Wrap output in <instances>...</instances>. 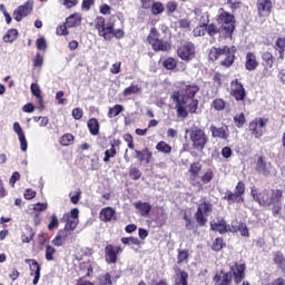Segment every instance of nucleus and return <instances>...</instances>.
<instances>
[{"label":"nucleus","mask_w":285,"mask_h":285,"mask_svg":"<svg viewBox=\"0 0 285 285\" xmlns=\"http://www.w3.org/2000/svg\"><path fill=\"white\" fill-rule=\"evenodd\" d=\"M233 277L236 284H239L244 277H246V265L242 263H236L230 267V271L224 273L220 271V274L214 276L215 285H230Z\"/></svg>","instance_id":"1"},{"label":"nucleus","mask_w":285,"mask_h":285,"mask_svg":"<svg viewBox=\"0 0 285 285\" xmlns=\"http://www.w3.org/2000/svg\"><path fill=\"white\" fill-rule=\"evenodd\" d=\"M186 135H189V141H191V147L196 153H204L209 139L206 131L199 127H191L186 129Z\"/></svg>","instance_id":"2"},{"label":"nucleus","mask_w":285,"mask_h":285,"mask_svg":"<svg viewBox=\"0 0 285 285\" xmlns=\"http://www.w3.org/2000/svg\"><path fill=\"white\" fill-rule=\"evenodd\" d=\"M237 52V48L236 47H223V48H213L209 51V59L212 61H217V59H219V57H225L224 60H222V65L225 68H230V66L233 63H235V53Z\"/></svg>","instance_id":"3"},{"label":"nucleus","mask_w":285,"mask_h":285,"mask_svg":"<svg viewBox=\"0 0 285 285\" xmlns=\"http://www.w3.org/2000/svg\"><path fill=\"white\" fill-rule=\"evenodd\" d=\"M217 23L220 30H223L225 39L233 37V32H235V16L228 13L224 8H219Z\"/></svg>","instance_id":"4"},{"label":"nucleus","mask_w":285,"mask_h":285,"mask_svg":"<svg viewBox=\"0 0 285 285\" xmlns=\"http://www.w3.org/2000/svg\"><path fill=\"white\" fill-rule=\"evenodd\" d=\"M213 214V203L206 198H200L197 210L195 213V219L198 226H206L208 224V217Z\"/></svg>","instance_id":"5"},{"label":"nucleus","mask_w":285,"mask_h":285,"mask_svg":"<svg viewBox=\"0 0 285 285\" xmlns=\"http://www.w3.org/2000/svg\"><path fill=\"white\" fill-rule=\"evenodd\" d=\"M267 195V206L271 208L274 217H277L282 213V197L284 191L282 189H269Z\"/></svg>","instance_id":"6"},{"label":"nucleus","mask_w":285,"mask_h":285,"mask_svg":"<svg viewBox=\"0 0 285 285\" xmlns=\"http://www.w3.org/2000/svg\"><path fill=\"white\" fill-rule=\"evenodd\" d=\"M147 41L153 47V50H155L156 52H168V50H170V43H168V41L159 39V32L157 31V28L150 29Z\"/></svg>","instance_id":"7"},{"label":"nucleus","mask_w":285,"mask_h":285,"mask_svg":"<svg viewBox=\"0 0 285 285\" xmlns=\"http://www.w3.org/2000/svg\"><path fill=\"white\" fill-rule=\"evenodd\" d=\"M96 29L98 30V35L104 37L106 41H110V35H112V29L115 28V23H106V19L104 17H97L95 20Z\"/></svg>","instance_id":"8"},{"label":"nucleus","mask_w":285,"mask_h":285,"mask_svg":"<svg viewBox=\"0 0 285 285\" xmlns=\"http://www.w3.org/2000/svg\"><path fill=\"white\" fill-rule=\"evenodd\" d=\"M266 124H268V119L266 118H257L249 124V130L255 139H262V137H264V132H266Z\"/></svg>","instance_id":"9"},{"label":"nucleus","mask_w":285,"mask_h":285,"mask_svg":"<svg viewBox=\"0 0 285 285\" xmlns=\"http://www.w3.org/2000/svg\"><path fill=\"white\" fill-rule=\"evenodd\" d=\"M33 8H35V1L27 0L23 4L19 6L13 11V19L18 22L21 21L23 18L28 17V14L32 13Z\"/></svg>","instance_id":"10"},{"label":"nucleus","mask_w":285,"mask_h":285,"mask_svg":"<svg viewBox=\"0 0 285 285\" xmlns=\"http://www.w3.org/2000/svg\"><path fill=\"white\" fill-rule=\"evenodd\" d=\"M177 55L183 61L195 59V45L193 42H187L178 48Z\"/></svg>","instance_id":"11"},{"label":"nucleus","mask_w":285,"mask_h":285,"mask_svg":"<svg viewBox=\"0 0 285 285\" xmlns=\"http://www.w3.org/2000/svg\"><path fill=\"white\" fill-rule=\"evenodd\" d=\"M199 92V86L197 85H187L183 91L174 94V99L177 101V97L179 100L186 99H195V96Z\"/></svg>","instance_id":"12"},{"label":"nucleus","mask_w":285,"mask_h":285,"mask_svg":"<svg viewBox=\"0 0 285 285\" xmlns=\"http://www.w3.org/2000/svg\"><path fill=\"white\" fill-rule=\"evenodd\" d=\"M202 163H193L189 167V179L193 186L202 188L203 184L199 180V173H202Z\"/></svg>","instance_id":"13"},{"label":"nucleus","mask_w":285,"mask_h":285,"mask_svg":"<svg viewBox=\"0 0 285 285\" xmlns=\"http://www.w3.org/2000/svg\"><path fill=\"white\" fill-rule=\"evenodd\" d=\"M268 193L269 189H265L263 191H258L257 188L252 187L250 188V196L258 206H268Z\"/></svg>","instance_id":"14"},{"label":"nucleus","mask_w":285,"mask_h":285,"mask_svg":"<svg viewBox=\"0 0 285 285\" xmlns=\"http://www.w3.org/2000/svg\"><path fill=\"white\" fill-rule=\"evenodd\" d=\"M232 97H234L236 101H244V99H246V89H244V85L239 82V80L235 79L232 81Z\"/></svg>","instance_id":"15"},{"label":"nucleus","mask_w":285,"mask_h":285,"mask_svg":"<svg viewBox=\"0 0 285 285\" xmlns=\"http://www.w3.org/2000/svg\"><path fill=\"white\" fill-rule=\"evenodd\" d=\"M256 8L258 17H268L273 10V1L271 0H257Z\"/></svg>","instance_id":"16"},{"label":"nucleus","mask_w":285,"mask_h":285,"mask_svg":"<svg viewBox=\"0 0 285 285\" xmlns=\"http://www.w3.org/2000/svg\"><path fill=\"white\" fill-rule=\"evenodd\" d=\"M209 130L212 132V137L214 138L228 139V137H230V130L228 129V126L216 127L215 125H212Z\"/></svg>","instance_id":"17"},{"label":"nucleus","mask_w":285,"mask_h":285,"mask_svg":"<svg viewBox=\"0 0 285 285\" xmlns=\"http://www.w3.org/2000/svg\"><path fill=\"white\" fill-rule=\"evenodd\" d=\"M120 250H121L120 247L107 245L105 247V257H106L107 264H117V255H119Z\"/></svg>","instance_id":"18"},{"label":"nucleus","mask_w":285,"mask_h":285,"mask_svg":"<svg viewBox=\"0 0 285 285\" xmlns=\"http://www.w3.org/2000/svg\"><path fill=\"white\" fill-rule=\"evenodd\" d=\"M26 264L30 266V275H33V284H39V279H41V266L36 259H26Z\"/></svg>","instance_id":"19"},{"label":"nucleus","mask_w":285,"mask_h":285,"mask_svg":"<svg viewBox=\"0 0 285 285\" xmlns=\"http://www.w3.org/2000/svg\"><path fill=\"white\" fill-rule=\"evenodd\" d=\"M255 170L259 173V175H264L268 177L271 175V163H267L264 157H258L256 161Z\"/></svg>","instance_id":"20"},{"label":"nucleus","mask_w":285,"mask_h":285,"mask_svg":"<svg viewBox=\"0 0 285 285\" xmlns=\"http://www.w3.org/2000/svg\"><path fill=\"white\" fill-rule=\"evenodd\" d=\"M210 230H215L216 233L224 235L225 233H228V225L224 218H218L217 222L210 223Z\"/></svg>","instance_id":"21"},{"label":"nucleus","mask_w":285,"mask_h":285,"mask_svg":"<svg viewBox=\"0 0 285 285\" xmlns=\"http://www.w3.org/2000/svg\"><path fill=\"white\" fill-rule=\"evenodd\" d=\"M134 208L138 210L141 217H148L150 210H153V206L149 203H144L141 200L134 203Z\"/></svg>","instance_id":"22"},{"label":"nucleus","mask_w":285,"mask_h":285,"mask_svg":"<svg viewBox=\"0 0 285 285\" xmlns=\"http://www.w3.org/2000/svg\"><path fill=\"white\" fill-rule=\"evenodd\" d=\"M257 66H259V62L257 61V57L255 56V53L247 52L245 61L246 70L253 72V70H257Z\"/></svg>","instance_id":"23"},{"label":"nucleus","mask_w":285,"mask_h":285,"mask_svg":"<svg viewBox=\"0 0 285 285\" xmlns=\"http://www.w3.org/2000/svg\"><path fill=\"white\" fill-rule=\"evenodd\" d=\"M224 199L229 204H244V196H240L236 194L235 191L233 193L232 190H227L225 193Z\"/></svg>","instance_id":"24"},{"label":"nucleus","mask_w":285,"mask_h":285,"mask_svg":"<svg viewBox=\"0 0 285 285\" xmlns=\"http://www.w3.org/2000/svg\"><path fill=\"white\" fill-rule=\"evenodd\" d=\"M177 101H178V104H183V106L188 108V110H189V112H191V115L197 112V108L199 106V100H197L195 98H189V99H186V100H179V97H177Z\"/></svg>","instance_id":"25"},{"label":"nucleus","mask_w":285,"mask_h":285,"mask_svg":"<svg viewBox=\"0 0 285 285\" xmlns=\"http://www.w3.org/2000/svg\"><path fill=\"white\" fill-rule=\"evenodd\" d=\"M101 222H112V219H117V212L112 209V207L102 208L100 212Z\"/></svg>","instance_id":"26"},{"label":"nucleus","mask_w":285,"mask_h":285,"mask_svg":"<svg viewBox=\"0 0 285 285\" xmlns=\"http://www.w3.org/2000/svg\"><path fill=\"white\" fill-rule=\"evenodd\" d=\"M135 153L139 161H146V164H150V160L153 159V151H150L148 148H145L141 151L136 149Z\"/></svg>","instance_id":"27"},{"label":"nucleus","mask_w":285,"mask_h":285,"mask_svg":"<svg viewBox=\"0 0 285 285\" xmlns=\"http://www.w3.org/2000/svg\"><path fill=\"white\" fill-rule=\"evenodd\" d=\"M66 26L68 28H77V27L81 26V16L79 13H73V14L69 16L66 19Z\"/></svg>","instance_id":"28"},{"label":"nucleus","mask_w":285,"mask_h":285,"mask_svg":"<svg viewBox=\"0 0 285 285\" xmlns=\"http://www.w3.org/2000/svg\"><path fill=\"white\" fill-rule=\"evenodd\" d=\"M30 89L40 108H43V97H41V88H39V85L37 82H32Z\"/></svg>","instance_id":"29"},{"label":"nucleus","mask_w":285,"mask_h":285,"mask_svg":"<svg viewBox=\"0 0 285 285\" xmlns=\"http://www.w3.org/2000/svg\"><path fill=\"white\" fill-rule=\"evenodd\" d=\"M262 59L263 66L266 70H268V68H273V63H275V57H273V53L265 51L262 53Z\"/></svg>","instance_id":"30"},{"label":"nucleus","mask_w":285,"mask_h":285,"mask_svg":"<svg viewBox=\"0 0 285 285\" xmlns=\"http://www.w3.org/2000/svg\"><path fill=\"white\" fill-rule=\"evenodd\" d=\"M59 236L62 238V240L66 242H75L76 236H75V232L71 229H66V227L63 229H60L58 232Z\"/></svg>","instance_id":"31"},{"label":"nucleus","mask_w":285,"mask_h":285,"mask_svg":"<svg viewBox=\"0 0 285 285\" xmlns=\"http://www.w3.org/2000/svg\"><path fill=\"white\" fill-rule=\"evenodd\" d=\"M206 32L210 37H215L216 35H220V37H224V30H222V27H217L215 23L207 24Z\"/></svg>","instance_id":"32"},{"label":"nucleus","mask_w":285,"mask_h":285,"mask_svg":"<svg viewBox=\"0 0 285 285\" xmlns=\"http://www.w3.org/2000/svg\"><path fill=\"white\" fill-rule=\"evenodd\" d=\"M17 37H19V31L17 29H9L3 36V41L4 43H14Z\"/></svg>","instance_id":"33"},{"label":"nucleus","mask_w":285,"mask_h":285,"mask_svg":"<svg viewBox=\"0 0 285 285\" xmlns=\"http://www.w3.org/2000/svg\"><path fill=\"white\" fill-rule=\"evenodd\" d=\"M87 126L90 135H94V136L99 135V120H97L96 118H90L88 120Z\"/></svg>","instance_id":"34"},{"label":"nucleus","mask_w":285,"mask_h":285,"mask_svg":"<svg viewBox=\"0 0 285 285\" xmlns=\"http://www.w3.org/2000/svg\"><path fill=\"white\" fill-rule=\"evenodd\" d=\"M139 94H141V89L139 88V85H130L122 91L124 97H130V95H139Z\"/></svg>","instance_id":"35"},{"label":"nucleus","mask_w":285,"mask_h":285,"mask_svg":"<svg viewBox=\"0 0 285 285\" xmlns=\"http://www.w3.org/2000/svg\"><path fill=\"white\" fill-rule=\"evenodd\" d=\"M275 50L278 51L279 59H284V52H285V38H278L275 42Z\"/></svg>","instance_id":"36"},{"label":"nucleus","mask_w":285,"mask_h":285,"mask_svg":"<svg viewBox=\"0 0 285 285\" xmlns=\"http://www.w3.org/2000/svg\"><path fill=\"white\" fill-rule=\"evenodd\" d=\"M156 150H158V153H164L165 155H170L173 147H170L166 141H159L156 145Z\"/></svg>","instance_id":"37"},{"label":"nucleus","mask_w":285,"mask_h":285,"mask_svg":"<svg viewBox=\"0 0 285 285\" xmlns=\"http://www.w3.org/2000/svg\"><path fill=\"white\" fill-rule=\"evenodd\" d=\"M121 112H124V106L115 105L114 107L109 108L108 117L109 119H112V117H118V115H121Z\"/></svg>","instance_id":"38"},{"label":"nucleus","mask_w":285,"mask_h":285,"mask_svg":"<svg viewBox=\"0 0 285 285\" xmlns=\"http://www.w3.org/2000/svg\"><path fill=\"white\" fill-rule=\"evenodd\" d=\"M176 110H177V117H180L181 119H186L188 117V111L186 110V105L177 101Z\"/></svg>","instance_id":"39"},{"label":"nucleus","mask_w":285,"mask_h":285,"mask_svg":"<svg viewBox=\"0 0 285 285\" xmlns=\"http://www.w3.org/2000/svg\"><path fill=\"white\" fill-rule=\"evenodd\" d=\"M274 263L277 264L279 268L284 269L285 268L284 254H282L281 252H276L274 255Z\"/></svg>","instance_id":"40"},{"label":"nucleus","mask_w":285,"mask_h":285,"mask_svg":"<svg viewBox=\"0 0 285 285\" xmlns=\"http://www.w3.org/2000/svg\"><path fill=\"white\" fill-rule=\"evenodd\" d=\"M213 177H215L213 169H207L204 173V175L202 177H199V179L203 184H210V181H213Z\"/></svg>","instance_id":"41"},{"label":"nucleus","mask_w":285,"mask_h":285,"mask_svg":"<svg viewBox=\"0 0 285 285\" xmlns=\"http://www.w3.org/2000/svg\"><path fill=\"white\" fill-rule=\"evenodd\" d=\"M175 285H188V273L180 272L176 278Z\"/></svg>","instance_id":"42"},{"label":"nucleus","mask_w":285,"mask_h":285,"mask_svg":"<svg viewBox=\"0 0 285 285\" xmlns=\"http://www.w3.org/2000/svg\"><path fill=\"white\" fill-rule=\"evenodd\" d=\"M163 66L166 70H175L177 68V60L175 58H167L164 60Z\"/></svg>","instance_id":"43"},{"label":"nucleus","mask_w":285,"mask_h":285,"mask_svg":"<svg viewBox=\"0 0 285 285\" xmlns=\"http://www.w3.org/2000/svg\"><path fill=\"white\" fill-rule=\"evenodd\" d=\"M212 108H215L216 110H224L226 108V101L222 98H216L212 102Z\"/></svg>","instance_id":"44"},{"label":"nucleus","mask_w":285,"mask_h":285,"mask_svg":"<svg viewBox=\"0 0 285 285\" xmlns=\"http://www.w3.org/2000/svg\"><path fill=\"white\" fill-rule=\"evenodd\" d=\"M115 155H117V149L115 148V145H111L110 149L105 151L104 161L108 164V161H110L111 157H115Z\"/></svg>","instance_id":"45"},{"label":"nucleus","mask_w":285,"mask_h":285,"mask_svg":"<svg viewBox=\"0 0 285 285\" xmlns=\"http://www.w3.org/2000/svg\"><path fill=\"white\" fill-rule=\"evenodd\" d=\"M121 244H125L126 246H139V238L135 237H122Z\"/></svg>","instance_id":"46"},{"label":"nucleus","mask_w":285,"mask_h":285,"mask_svg":"<svg viewBox=\"0 0 285 285\" xmlns=\"http://www.w3.org/2000/svg\"><path fill=\"white\" fill-rule=\"evenodd\" d=\"M234 124L237 126V128H242L246 124V117L244 116V112L234 117Z\"/></svg>","instance_id":"47"},{"label":"nucleus","mask_w":285,"mask_h":285,"mask_svg":"<svg viewBox=\"0 0 285 285\" xmlns=\"http://www.w3.org/2000/svg\"><path fill=\"white\" fill-rule=\"evenodd\" d=\"M72 141H75V136H72V134H66L60 139L61 146H70Z\"/></svg>","instance_id":"48"},{"label":"nucleus","mask_w":285,"mask_h":285,"mask_svg":"<svg viewBox=\"0 0 285 285\" xmlns=\"http://www.w3.org/2000/svg\"><path fill=\"white\" fill-rule=\"evenodd\" d=\"M129 177H131L134 181H137V179L141 178V170H139L137 167H131L129 169Z\"/></svg>","instance_id":"49"},{"label":"nucleus","mask_w":285,"mask_h":285,"mask_svg":"<svg viewBox=\"0 0 285 285\" xmlns=\"http://www.w3.org/2000/svg\"><path fill=\"white\" fill-rule=\"evenodd\" d=\"M79 224V219L75 218H68L67 224L65 225L66 230H75L77 228V225Z\"/></svg>","instance_id":"50"},{"label":"nucleus","mask_w":285,"mask_h":285,"mask_svg":"<svg viewBox=\"0 0 285 285\" xmlns=\"http://www.w3.org/2000/svg\"><path fill=\"white\" fill-rule=\"evenodd\" d=\"M151 12L153 14H161L164 12V4L161 2H153Z\"/></svg>","instance_id":"51"},{"label":"nucleus","mask_w":285,"mask_h":285,"mask_svg":"<svg viewBox=\"0 0 285 285\" xmlns=\"http://www.w3.org/2000/svg\"><path fill=\"white\" fill-rule=\"evenodd\" d=\"M57 253V249H55V247L48 245L46 247V259L47 262H52V259H55V257L52 255H55Z\"/></svg>","instance_id":"52"},{"label":"nucleus","mask_w":285,"mask_h":285,"mask_svg":"<svg viewBox=\"0 0 285 285\" xmlns=\"http://www.w3.org/2000/svg\"><path fill=\"white\" fill-rule=\"evenodd\" d=\"M237 230L240 232L242 237H250V233L248 232V227L245 223H240Z\"/></svg>","instance_id":"53"},{"label":"nucleus","mask_w":285,"mask_h":285,"mask_svg":"<svg viewBox=\"0 0 285 285\" xmlns=\"http://www.w3.org/2000/svg\"><path fill=\"white\" fill-rule=\"evenodd\" d=\"M222 248H224V239L216 238L212 245V249L218 253V250H222Z\"/></svg>","instance_id":"54"},{"label":"nucleus","mask_w":285,"mask_h":285,"mask_svg":"<svg viewBox=\"0 0 285 285\" xmlns=\"http://www.w3.org/2000/svg\"><path fill=\"white\" fill-rule=\"evenodd\" d=\"M55 228H59V219L57 218V215L51 216V220L48 225L49 230H55Z\"/></svg>","instance_id":"55"},{"label":"nucleus","mask_w":285,"mask_h":285,"mask_svg":"<svg viewBox=\"0 0 285 285\" xmlns=\"http://www.w3.org/2000/svg\"><path fill=\"white\" fill-rule=\"evenodd\" d=\"M234 193H236V195H239L240 197L242 195H244V193H246V186L244 185V181L237 183Z\"/></svg>","instance_id":"56"},{"label":"nucleus","mask_w":285,"mask_h":285,"mask_svg":"<svg viewBox=\"0 0 285 285\" xmlns=\"http://www.w3.org/2000/svg\"><path fill=\"white\" fill-rule=\"evenodd\" d=\"M56 35L59 37H66V35H68V24L57 27Z\"/></svg>","instance_id":"57"},{"label":"nucleus","mask_w":285,"mask_h":285,"mask_svg":"<svg viewBox=\"0 0 285 285\" xmlns=\"http://www.w3.org/2000/svg\"><path fill=\"white\" fill-rule=\"evenodd\" d=\"M206 35V27L199 24L194 29V37H204Z\"/></svg>","instance_id":"58"},{"label":"nucleus","mask_w":285,"mask_h":285,"mask_svg":"<svg viewBox=\"0 0 285 285\" xmlns=\"http://www.w3.org/2000/svg\"><path fill=\"white\" fill-rule=\"evenodd\" d=\"M73 119H76V121H79V119H81V117H83V109L82 108H75L71 112Z\"/></svg>","instance_id":"59"},{"label":"nucleus","mask_w":285,"mask_h":285,"mask_svg":"<svg viewBox=\"0 0 285 285\" xmlns=\"http://www.w3.org/2000/svg\"><path fill=\"white\" fill-rule=\"evenodd\" d=\"M177 259H178V264L186 262V259H188V250L186 249L178 250Z\"/></svg>","instance_id":"60"},{"label":"nucleus","mask_w":285,"mask_h":285,"mask_svg":"<svg viewBox=\"0 0 285 285\" xmlns=\"http://www.w3.org/2000/svg\"><path fill=\"white\" fill-rule=\"evenodd\" d=\"M184 219H185V228H187V230H195V222L190 220V218L185 215L184 216Z\"/></svg>","instance_id":"61"},{"label":"nucleus","mask_w":285,"mask_h":285,"mask_svg":"<svg viewBox=\"0 0 285 285\" xmlns=\"http://www.w3.org/2000/svg\"><path fill=\"white\" fill-rule=\"evenodd\" d=\"M36 46H37L38 50H46V48H48V45L46 42V38H39L36 41Z\"/></svg>","instance_id":"62"},{"label":"nucleus","mask_w":285,"mask_h":285,"mask_svg":"<svg viewBox=\"0 0 285 285\" xmlns=\"http://www.w3.org/2000/svg\"><path fill=\"white\" fill-rule=\"evenodd\" d=\"M177 7H178V4L175 1L167 2V4H166L167 12L169 14H173V12H175V10H177Z\"/></svg>","instance_id":"63"},{"label":"nucleus","mask_w":285,"mask_h":285,"mask_svg":"<svg viewBox=\"0 0 285 285\" xmlns=\"http://www.w3.org/2000/svg\"><path fill=\"white\" fill-rule=\"evenodd\" d=\"M101 285H112V278L108 273L102 276Z\"/></svg>","instance_id":"64"}]
</instances>
